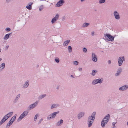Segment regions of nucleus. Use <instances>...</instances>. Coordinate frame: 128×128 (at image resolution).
Instances as JSON below:
<instances>
[{"label": "nucleus", "instance_id": "nucleus-1", "mask_svg": "<svg viewBox=\"0 0 128 128\" xmlns=\"http://www.w3.org/2000/svg\"><path fill=\"white\" fill-rule=\"evenodd\" d=\"M110 116L109 114H108L102 120L101 122V125L102 127H104L106 124L108 122L110 119Z\"/></svg>", "mask_w": 128, "mask_h": 128}, {"label": "nucleus", "instance_id": "nucleus-2", "mask_svg": "<svg viewBox=\"0 0 128 128\" xmlns=\"http://www.w3.org/2000/svg\"><path fill=\"white\" fill-rule=\"evenodd\" d=\"M104 36L105 38L108 41L112 42L114 40V37L109 34H106Z\"/></svg>", "mask_w": 128, "mask_h": 128}, {"label": "nucleus", "instance_id": "nucleus-3", "mask_svg": "<svg viewBox=\"0 0 128 128\" xmlns=\"http://www.w3.org/2000/svg\"><path fill=\"white\" fill-rule=\"evenodd\" d=\"M38 101H36L32 104H30L28 108L27 109L29 110L34 108L38 105Z\"/></svg>", "mask_w": 128, "mask_h": 128}, {"label": "nucleus", "instance_id": "nucleus-4", "mask_svg": "<svg viewBox=\"0 0 128 128\" xmlns=\"http://www.w3.org/2000/svg\"><path fill=\"white\" fill-rule=\"evenodd\" d=\"M102 80L100 78L95 79L92 81V84L93 85H95L97 84H101L102 82Z\"/></svg>", "mask_w": 128, "mask_h": 128}, {"label": "nucleus", "instance_id": "nucleus-5", "mask_svg": "<svg viewBox=\"0 0 128 128\" xmlns=\"http://www.w3.org/2000/svg\"><path fill=\"white\" fill-rule=\"evenodd\" d=\"M124 60V56L119 57L118 59V62L119 66H121L123 63V61Z\"/></svg>", "mask_w": 128, "mask_h": 128}, {"label": "nucleus", "instance_id": "nucleus-6", "mask_svg": "<svg viewBox=\"0 0 128 128\" xmlns=\"http://www.w3.org/2000/svg\"><path fill=\"white\" fill-rule=\"evenodd\" d=\"M128 88V85H124L119 88V90L121 91H123L126 90Z\"/></svg>", "mask_w": 128, "mask_h": 128}, {"label": "nucleus", "instance_id": "nucleus-7", "mask_svg": "<svg viewBox=\"0 0 128 128\" xmlns=\"http://www.w3.org/2000/svg\"><path fill=\"white\" fill-rule=\"evenodd\" d=\"M59 15L58 14H56L55 16L51 20L52 23L53 24L59 18Z\"/></svg>", "mask_w": 128, "mask_h": 128}, {"label": "nucleus", "instance_id": "nucleus-8", "mask_svg": "<svg viewBox=\"0 0 128 128\" xmlns=\"http://www.w3.org/2000/svg\"><path fill=\"white\" fill-rule=\"evenodd\" d=\"M114 15L115 18L116 20H119L120 18L119 14L117 11H114Z\"/></svg>", "mask_w": 128, "mask_h": 128}, {"label": "nucleus", "instance_id": "nucleus-9", "mask_svg": "<svg viewBox=\"0 0 128 128\" xmlns=\"http://www.w3.org/2000/svg\"><path fill=\"white\" fill-rule=\"evenodd\" d=\"M64 0H60L56 4V7H59L62 6L64 3Z\"/></svg>", "mask_w": 128, "mask_h": 128}, {"label": "nucleus", "instance_id": "nucleus-10", "mask_svg": "<svg viewBox=\"0 0 128 128\" xmlns=\"http://www.w3.org/2000/svg\"><path fill=\"white\" fill-rule=\"evenodd\" d=\"M92 60L95 62H97L98 60L97 56L94 53H92Z\"/></svg>", "mask_w": 128, "mask_h": 128}, {"label": "nucleus", "instance_id": "nucleus-11", "mask_svg": "<svg viewBox=\"0 0 128 128\" xmlns=\"http://www.w3.org/2000/svg\"><path fill=\"white\" fill-rule=\"evenodd\" d=\"M84 114V112H80L78 115V119H80L83 116Z\"/></svg>", "mask_w": 128, "mask_h": 128}, {"label": "nucleus", "instance_id": "nucleus-12", "mask_svg": "<svg viewBox=\"0 0 128 128\" xmlns=\"http://www.w3.org/2000/svg\"><path fill=\"white\" fill-rule=\"evenodd\" d=\"M29 82L28 80H26L25 82V83L23 84L22 86V88H27L29 86Z\"/></svg>", "mask_w": 128, "mask_h": 128}, {"label": "nucleus", "instance_id": "nucleus-13", "mask_svg": "<svg viewBox=\"0 0 128 128\" xmlns=\"http://www.w3.org/2000/svg\"><path fill=\"white\" fill-rule=\"evenodd\" d=\"M12 32L7 34H6L5 36L4 37L3 39L4 40H7L10 37V36L12 34Z\"/></svg>", "mask_w": 128, "mask_h": 128}, {"label": "nucleus", "instance_id": "nucleus-14", "mask_svg": "<svg viewBox=\"0 0 128 128\" xmlns=\"http://www.w3.org/2000/svg\"><path fill=\"white\" fill-rule=\"evenodd\" d=\"M59 106V104H52L50 108L52 109L54 108H56L57 107Z\"/></svg>", "mask_w": 128, "mask_h": 128}, {"label": "nucleus", "instance_id": "nucleus-15", "mask_svg": "<svg viewBox=\"0 0 128 128\" xmlns=\"http://www.w3.org/2000/svg\"><path fill=\"white\" fill-rule=\"evenodd\" d=\"M25 116H26L24 114V113H23L20 115V116L19 117L18 119V120L17 121L18 122L20 121Z\"/></svg>", "mask_w": 128, "mask_h": 128}, {"label": "nucleus", "instance_id": "nucleus-16", "mask_svg": "<svg viewBox=\"0 0 128 128\" xmlns=\"http://www.w3.org/2000/svg\"><path fill=\"white\" fill-rule=\"evenodd\" d=\"M20 94H19L16 96V98L14 100L13 102L14 103H15L17 102L18 99L20 97Z\"/></svg>", "mask_w": 128, "mask_h": 128}, {"label": "nucleus", "instance_id": "nucleus-17", "mask_svg": "<svg viewBox=\"0 0 128 128\" xmlns=\"http://www.w3.org/2000/svg\"><path fill=\"white\" fill-rule=\"evenodd\" d=\"M33 4V3L30 2V4H28L26 7V8L29 10H30L32 9V5Z\"/></svg>", "mask_w": 128, "mask_h": 128}, {"label": "nucleus", "instance_id": "nucleus-18", "mask_svg": "<svg viewBox=\"0 0 128 128\" xmlns=\"http://www.w3.org/2000/svg\"><path fill=\"white\" fill-rule=\"evenodd\" d=\"M46 96V94H40L38 97V98L39 100H40L44 98Z\"/></svg>", "mask_w": 128, "mask_h": 128}, {"label": "nucleus", "instance_id": "nucleus-19", "mask_svg": "<svg viewBox=\"0 0 128 128\" xmlns=\"http://www.w3.org/2000/svg\"><path fill=\"white\" fill-rule=\"evenodd\" d=\"M94 121L88 120V124L89 127H90L92 126Z\"/></svg>", "mask_w": 128, "mask_h": 128}, {"label": "nucleus", "instance_id": "nucleus-20", "mask_svg": "<svg viewBox=\"0 0 128 128\" xmlns=\"http://www.w3.org/2000/svg\"><path fill=\"white\" fill-rule=\"evenodd\" d=\"M59 113V112H53V113L51 114H50L51 116V118H53L55 117L56 114Z\"/></svg>", "mask_w": 128, "mask_h": 128}, {"label": "nucleus", "instance_id": "nucleus-21", "mask_svg": "<svg viewBox=\"0 0 128 128\" xmlns=\"http://www.w3.org/2000/svg\"><path fill=\"white\" fill-rule=\"evenodd\" d=\"M13 113V112H9L6 115V119H7V120L8 118L10 117L12 115Z\"/></svg>", "mask_w": 128, "mask_h": 128}, {"label": "nucleus", "instance_id": "nucleus-22", "mask_svg": "<svg viewBox=\"0 0 128 128\" xmlns=\"http://www.w3.org/2000/svg\"><path fill=\"white\" fill-rule=\"evenodd\" d=\"M122 71V69L121 68L118 69L117 71V72L116 74V76H118L121 72Z\"/></svg>", "mask_w": 128, "mask_h": 128}, {"label": "nucleus", "instance_id": "nucleus-23", "mask_svg": "<svg viewBox=\"0 0 128 128\" xmlns=\"http://www.w3.org/2000/svg\"><path fill=\"white\" fill-rule=\"evenodd\" d=\"M63 122V120H61L60 121H58L56 123V126H58L62 124Z\"/></svg>", "mask_w": 128, "mask_h": 128}, {"label": "nucleus", "instance_id": "nucleus-24", "mask_svg": "<svg viewBox=\"0 0 128 128\" xmlns=\"http://www.w3.org/2000/svg\"><path fill=\"white\" fill-rule=\"evenodd\" d=\"M90 25V24L86 22L84 23L82 26V28H84L88 27Z\"/></svg>", "mask_w": 128, "mask_h": 128}, {"label": "nucleus", "instance_id": "nucleus-25", "mask_svg": "<svg viewBox=\"0 0 128 128\" xmlns=\"http://www.w3.org/2000/svg\"><path fill=\"white\" fill-rule=\"evenodd\" d=\"M70 42V40H66L64 42L63 45L64 46H66L68 45L69 42Z\"/></svg>", "mask_w": 128, "mask_h": 128}, {"label": "nucleus", "instance_id": "nucleus-26", "mask_svg": "<svg viewBox=\"0 0 128 128\" xmlns=\"http://www.w3.org/2000/svg\"><path fill=\"white\" fill-rule=\"evenodd\" d=\"M98 72V71L97 70H93L92 71V72L91 74L93 76H94L96 74V73H97Z\"/></svg>", "mask_w": 128, "mask_h": 128}, {"label": "nucleus", "instance_id": "nucleus-27", "mask_svg": "<svg viewBox=\"0 0 128 128\" xmlns=\"http://www.w3.org/2000/svg\"><path fill=\"white\" fill-rule=\"evenodd\" d=\"M5 63H2L0 66V68H2L1 69L3 70L5 68Z\"/></svg>", "mask_w": 128, "mask_h": 128}, {"label": "nucleus", "instance_id": "nucleus-28", "mask_svg": "<svg viewBox=\"0 0 128 128\" xmlns=\"http://www.w3.org/2000/svg\"><path fill=\"white\" fill-rule=\"evenodd\" d=\"M7 120V119H4V118H3L0 122V126H1L4 122H5Z\"/></svg>", "mask_w": 128, "mask_h": 128}, {"label": "nucleus", "instance_id": "nucleus-29", "mask_svg": "<svg viewBox=\"0 0 128 128\" xmlns=\"http://www.w3.org/2000/svg\"><path fill=\"white\" fill-rule=\"evenodd\" d=\"M96 114V112H94L92 114V115L90 116H92V117L95 119V116Z\"/></svg>", "mask_w": 128, "mask_h": 128}, {"label": "nucleus", "instance_id": "nucleus-30", "mask_svg": "<svg viewBox=\"0 0 128 128\" xmlns=\"http://www.w3.org/2000/svg\"><path fill=\"white\" fill-rule=\"evenodd\" d=\"M95 119L93 118L92 116H90L88 117V120H92V121H94V120Z\"/></svg>", "mask_w": 128, "mask_h": 128}, {"label": "nucleus", "instance_id": "nucleus-31", "mask_svg": "<svg viewBox=\"0 0 128 128\" xmlns=\"http://www.w3.org/2000/svg\"><path fill=\"white\" fill-rule=\"evenodd\" d=\"M68 50L69 52H72V47L70 46H69L68 48Z\"/></svg>", "mask_w": 128, "mask_h": 128}, {"label": "nucleus", "instance_id": "nucleus-32", "mask_svg": "<svg viewBox=\"0 0 128 128\" xmlns=\"http://www.w3.org/2000/svg\"><path fill=\"white\" fill-rule=\"evenodd\" d=\"M28 110H26L23 112V113H24V114L26 116L28 114Z\"/></svg>", "mask_w": 128, "mask_h": 128}, {"label": "nucleus", "instance_id": "nucleus-33", "mask_svg": "<svg viewBox=\"0 0 128 128\" xmlns=\"http://www.w3.org/2000/svg\"><path fill=\"white\" fill-rule=\"evenodd\" d=\"M106 0H100L99 2L100 4H102L105 2Z\"/></svg>", "mask_w": 128, "mask_h": 128}, {"label": "nucleus", "instance_id": "nucleus-34", "mask_svg": "<svg viewBox=\"0 0 128 128\" xmlns=\"http://www.w3.org/2000/svg\"><path fill=\"white\" fill-rule=\"evenodd\" d=\"M55 60L56 61V62L57 63H58L59 62H60V60L59 59L57 58H55Z\"/></svg>", "mask_w": 128, "mask_h": 128}, {"label": "nucleus", "instance_id": "nucleus-35", "mask_svg": "<svg viewBox=\"0 0 128 128\" xmlns=\"http://www.w3.org/2000/svg\"><path fill=\"white\" fill-rule=\"evenodd\" d=\"M38 114H36L34 118V121H36V119L37 118V117L38 116Z\"/></svg>", "mask_w": 128, "mask_h": 128}, {"label": "nucleus", "instance_id": "nucleus-36", "mask_svg": "<svg viewBox=\"0 0 128 128\" xmlns=\"http://www.w3.org/2000/svg\"><path fill=\"white\" fill-rule=\"evenodd\" d=\"M16 116H13L11 119V120H12L14 122L16 118Z\"/></svg>", "mask_w": 128, "mask_h": 128}, {"label": "nucleus", "instance_id": "nucleus-37", "mask_svg": "<svg viewBox=\"0 0 128 128\" xmlns=\"http://www.w3.org/2000/svg\"><path fill=\"white\" fill-rule=\"evenodd\" d=\"M73 63L74 65H76L78 64V62L77 61H74V62Z\"/></svg>", "mask_w": 128, "mask_h": 128}, {"label": "nucleus", "instance_id": "nucleus-38", "mask_svg": "<svg viewBox=\"0 0 128 128\" xmlns=\"http://www.w3.org/2000/svg\"><path fill=\"white\" fill-rule=\"evenodd\" d=\"M83 51L85 53H86L87 52V49L85 48H83Z\"/></svg>", "mask_w": 128, "mask_h": 128}, {"label": "nucleus", "instance_id": "nucleus-39", "mask_svg": "<svg viewBox=\"0 0 128 128\" xmlns=\"http://www.w3.org/2000/svg\"><path fill=\"white\" fill-rule=\"evenodd\" d=\"M6 30L7 32H9L10 30L11 29L9 28H6Z\"/></svg>", "mask_w": 128, "mask_h": 128}, {"label": "nucleus", "instance_id": "nucleus-40", "mask_svg": "<svg viewBox=\"0 0 128 128\" xmlns=\"http://www.w3.org/2000/svg\"><path fill=\"white\" fill-rule=\"evenodd\" d=\"M13 122L14 121L12 120L11 119L8 123L11 125L12 124Z\"/></svg>", "mask_w": 128, "mask_h": 128}, {"label": "nucleus", "instance_id": "nucleus-41", "mask_svg": "<svg viewBox=\"0 0 128 128\" xmlns=\"http://www.w3.org/2000/svg\"><path fill=\"white\" fill-rule=\"evenodd\" d=\"M51 118H51V114H50L47 117V119L48 120H50Z\"/></svg>", "mask_w": 128, "mask_h": 128}, {"label": "nucleus", "instance_id": "nucleus-42", "mask_svg": "<svg viewBox=\"0 0 128 128\" xmlns=\"http://www.w3.org/2000/svg\"><path fill=\"white\" fill-rule=\"evenodd\" d=\"M42 120L43 119L42 118L40 120V121L38 122V124H40L41 123V122L42 121Z\"/></svg>", "mask_w": 128, "mask_h": 128}, {"label": "nucleus", "instance_id": "nucleus-43", "mask_svg": "<svg viewBox=\"0 0 128 128\" xmlns=\"http://www.w3.org/2000/svg\"><path fill=\"white\" fill-rule=\"evenodd\" d=\"M10 125H11L10 124H9V123H8L6 126V128H8L10 127Z\"/></svg>", "mask_w": 128, "mask_h": 128}, {"label": "nucleus", "instance_id": "nucleus-44", "mask_svg": "<svg viewBox=\"0 0 128 128\" xmlns=\"http://www.w3.org/2000/svg\"><path fill=\"white\" fill-rule=\"evenodd\" d=\"M116 122H113L112 123V125L113 126H115V124Z\"/></svg>", "mask_w": 128, "mask_h": 128}, {"label": "nucleus", "instance_id": "nucleus-45", "mask_svg": "<svg viewBox=\"0 0 128 128\" xmlns=\"http://www.w3.org/2000/svg\"><path fill=\"white\" fill-rule=\"evenodd\" d=\"M8 47H9L8 46H6V48H5V50H8Z\"/></svg>", "mask_w": 128, "mask_h": 128}, {"label": "nucleus", "instance_id": "nucleus-46", "mask_svg": "<svg viewBox=\"0 0 128 128\" xmlns=\"http://www.w3.org/2000/svg\"><path fill=\"white\" fill-rule=\"evenodd\" d=\"M43 8L42 7H41L40 6V8H39V10L40 11H41L42 10V9Z\"/></svg>", "mask_w": 128, "mask_h": 128}, {"label": "nucleus", "instance_id": "nucleus-47", "mask_svg": "<svg viewBox=\"0 0 128 128\" xmlns=\"http://www.w3.org/2000/svg\"><path fill=\"white\" fill-rule=\"evenodd\" d=\"M11 0H6V2L7 3H9Z\"/></svg>", "mask_w": 128, "mask_h": 128}, {"label": "nucleus", "instance_id": "nucleus-48", "mask_svg": "<svg viewBox=\"0 0 128 128\" xmlns=\"http://www.w3.org/2000/svg\"><path fill=\"white\" fill-rule=\"evenodd\" d=\"M108 63L109 64H111V61L110 60H108Z\"/></svg>", "mask_w": 128, "mask_h": 128}, {"label": "nucleus", "instance_id": "nucleus-49", "mask_svg": "<svg viewBox=\"0 0 128 128\" xmlns=\"http://www.w3.org/2000/svg\"><path fill=\"white\" fill-rule=\"evenodd\" d=\"M82 70V68H78V70L79 71H81Z\"/></svg>", "mask_w": 128, "mask_h": 128}, {"label": "nucleus", "instance_id": "nucleus-50", "mask_svg": "<svg viewBox=\"0 0 128 128\" xmlns=\"http://www.w3.org/2000/svg\"><path fill=\"white\" fill-rule=\"evenodd\" d=\"M94 35V32H92V36H93Z\"/></svg>", "mask_w": 128, "mask_h": 128}, {"label": "nucleus", "instance_id": "nucleus-51", "mask_svg": "<svg viewBox=\"0 0 128 128\" xmlns=\"http://www.w3.org/2000/svg\"><path fill=\"white\" fill-rule=\"evenodd\" d=\"M6 115L3 117V118H4V119H6Z\"/></svg>", "mask_w": 128, "mask_h": 128}, {"label": "nucleus", "instance_id": "nucleus-52", "mask_svg": "<svg viewBox=\"0 0 128 128\" xmlns=\"http://www.w3.org/2000/svg\"><path fill=\"white\" fill-rule=\"evenodd\" d=\"M70 76L72 78H74V76L73 75H71Z\"/></svg>", "mask_w": 128, "mask_h": 128}, {"label": "nucleus", "instance_id": "nucleus-53", "mask_svg": "<svg viewBox=\"0 0 128 128\" xmlns=\"http://www.w3.org/2000/svg\"><path fill=\"white\" fill-rule=\"evenodd\" d=\"M85 0H80V1L82 2L84 1Z\"/></svg>", "mask_w": 128, "mask_h": 128}, {"label": "nucleus", "instance_id": "nucleus-54", "mask_svg": "<svg viewBox=\"0 0 128 128\" xmlns=\"http://www.w3.org/2000/svg\"><path fill=\"white\" fill-rule=\"evenodd\" d=\"M56 89L57 90H58L59 89V87L58 86V87L56 88Z\"/></svg>", "mask_w": 128, "mask_h": 128}, {"label": "nucleus", "instance_id": "nucleus-55", "mask_svg": "<svg viewBox=\"0 0 128 128\" xmlns=\"http://www.w3.org/2000/svg\"><path fill=\"white\" fill-rule=\"evenodd\" d=\"M2 59L1 58H0V62L2 60Z\"/></svg>", "mask_w": 128, "mask_h": 128}, {"label": "nucleus", "instance_id": "nucleus-56", "mask_svg": "<svg viewBox=\"0 0 128 128\" xmlns=\"http://www.w3.org/2000/svg\"><path fill=\"white\" fill-rule=\"evenodd\" d=\"M1 49H0V52H1Z\"/></svg>", "mask_w": 128, "mask_h": 128}, {"label": "nucleus", "instance_id": "nucleus-57", "mask_svg": "<svg viewBox=\"0 0 128 128\" xmlns=\"http://www.w3.org/2000/svg\"><path fill=\"white\" fill-rule=\"evenodd\" d=\"M127 125H128V122H127Z\"/></svg>", "mask_w": 128, "mask_h": 128}, {"label": "nucleus", "instance_id": "nucleus-58", "mask_svg": "<svg viewBox=\"0 0 128 128\" xmlns=\"http://www.w3.org/2000/svg\"><path fill=\"white\" fill-rule=\"evenodd\" d=\"M102 52H103V51H102Z\"/></svg>", "mask_w": 128, "mask_h": 128}, {"label": "nucleus", "instance_id": "nucleus-59", "mask_svg": "<svg viewBox=\"0 0 128 128\" xmlns=\"http://www.w3.org/2000/svg\"><path fill=\"white\" fill-rule=\"evenodd\" d=\"M43 6V5H42V6Z\"/></svg>", "mask_w": 128, "mask_h": 128}, {"label": "nucleus", "instance_id": "nucleus-60", "mask_svg": "<svg viewBox=\"0 0 128 128\" xmlns=\"http://www.w3.org/2000/svg\"><path fill=\"white\" fill-rule=\"evenodd\" d=\"M113 128H115L113 127Z\"/></svg>", "mask_w": 128, "mask_h": 128}, {"label": "nucleus", "instance_id": "nucleus-61", "mask_svg": "<svg viewBox=\"0 0 128 128\" xmlns=\"http://www.w3.org/2000/svg\"><path fill=\"white\" fill-rule=\"evenodd\" d=\"M110 100L109 99V101Z\"/></svg>", "mask_w": 128, "mask_h": 128}]
</instances>
